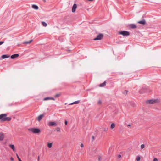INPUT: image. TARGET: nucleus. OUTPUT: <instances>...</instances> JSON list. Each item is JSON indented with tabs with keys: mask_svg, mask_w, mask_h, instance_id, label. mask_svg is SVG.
<instances>
[{
	"mask_svg": "<svg viewBox=\"0 0 161 161\" xmlns=\"http://www.w3.org/2000/svg\"><path fill=\"white\" fill-rule=\"evenodd\" d=\"M7 114H2L0 115V120L1 121H9L11 120V118L10 117H6Z\"/></svg>",
	"mask_w": 161,
	"mask_h": 161,
	"instance_id": "1",
	"label": "nucleus"
},
{
	"mask_svg": "<svg viewBox=\"0 0 161 161\" xmlns=\"http://www.w3.org/2000/svg\"><path fill=\"white\" fill-rule=\"evenodd\" d=\"M28 130L30 132H32L33 133L38 134L40 132V130L38 128H29Z\"/></svg>",
	"mask_w": 161,
	"mask_h": 161,
	"instance_id": "2",
	"label": "nucleus"
},
{
	"mask_svg": "<svg viewBox=\"0 0 161 161\" xmlns=\"http://www.w3.org/2000/svg\"><path fill=\"white\" fill-rule=\"evenodd\" d=\"M119 34L121 35L127 37L130 35V32L128 31H120L119 33Z\"/></svg>",
	"mask_w": 161,
	"mask_h": 161,
	"instance_id": "3",
	"label": "nucleus"
},
{
	"mask_svg": "<svg viewBox=\"0 0 161 161\" xmlns=\"http://www.w3.org/2000/svg\"><path fill=\"white\" fill-rule=\"evenodd\" d=\"M103 36V34L100 33L96 37L94 38L93 40L94 41L100 40H101Z\"/></svg>",
	"mask_w": 161,
	"mask_h": 161,
	"instance_id": "4",
	"label": "nucleus"
},
{
	"mask_svg": "<svg viewBox=\"0 0 161 161\" xmlns=\"http://www.w3.org/2000/svg\"><path fill=\"white\" fill-rule=\"evenodd\" d=\"M157 102V100L155 99H151L146 101V103L150 104H154Z\"/></svg>",
	"mask_w": 161,
	"mask_h": 161,
	"instance_id": "5",
	"label": "nucleus"
},
{
	"mask_svg": "<svg viewBox=\"0 0 161 161\" xmlns=\"http://www.w3.org/2000/svg\"><path fill=\"white\" fill-rule=\"evenodd\" d=\"M76 8L77 5L75 3L74 4L72 7V11L73 12H75Z\"/></svg>",
	"mask_w": 161,
	"mask_h": 161,
	"instance_id": "6",
	"label": "nucleus"
},
{
	"mask_svg": "<svg viewBox=\"0 0 161 161\" xmlns=\"http://www.w3.org/2000/svg\"><path fill=\"white\" fill-rule=\"evenodd\" d=\"M19 56V54H14L11 56V58L12 59H14L18 57Z\"/></svg>",
	"mask_w": 161,
	"mask_h": 161,
	"instance_id": "7",
	"label": "nucleus"
},
{
	"mask_svg": "<svg viewBox=\"0 0 161 161\" xmlns=\"http://www.w3.org/2000/svg\"><path fill=\"white\" fill-rule=\"evenodd\" d=\"M49 100H55V99L53 97H46L43 99V100L44 101H46Z\"/></svg>",
	"mask_w": 161,
	"mask_h": 161,
	"instance_id": "8",
	"label": "nucleus"
},
{
	"mask_svg": "<svg viewBox=\"0 0 161 161\" xmlns=\"http://www.w3.org/2000/svg\"><path fill=\"white\" fill-rule=\"evenodd\" d=\"M48 125L49 126H56L57 125V124L55 122H50L48 123Z\"/></svg>",
	"mask_w": 161,
	"mask_h": 161,
	"instance_id": "9",
	"label": "nucleus"
},
{
	"mask_svg": "<svg viewBox=\"0 0 161 161\" xmlns=\"http://www.w3.org/2000/svg\"><path fill=\"white\" fill-rule=\"evenodd\" d=\"M138 23L143 25H145L146 24V21L145 20H142L139 21H138Z\"/></svg>",
	"mask_w": 161,
	"mask_h": 161,
	"instance_id": "10",
	"label": "nucleus"
},
{
	"mask_svg": "<svg viewBox=\"0 0 161 161\" xmlns=\"http://www.w3.org/2000/svg\"><path fill=\"white\" fill-rule=\"evenodd\" d=\"M129 27L132 29H135L136 28L137 26L134 24H130L129 25Z\"/></svg>",
	"mask_w": 161,
	"mask_h": 161,
	"instance_id": "11",
	"label": "nucleus"
},
{
	"mask_svg": "<svg viewBox=\"0 0 161 161\" xmlns=\"http://www.w3.org/2000/svg\"><path fill=\"white\" fill-rule=\"evenodd\" d=\"M44 116V115L43 114L40 115L37 118V120L40 121L42 119V117Z\"/></svg>",
	"mask_w": 161,
	"mask_h": 161,
	"instance_id": "12",
	"label": "nucleus"
},
{
	"mask_svg": "<svg viewBox=\"0 0 161 161\" xmlns=\"http://www.w3.org/2000/svg\"><path fill=\"white\" fill-rule=\"evenodd\" d=\"M4 138V136L3 133H0V141L3 140Z\"/></svg>",
	"mask_w": 161,
	"mask_h": 161,
	"instance_id": "13",
	"label": "nucleus"
},
{
	"mask_svg": "<svg viewBox=\"0 0 161 161\" xmlns=\"http://www.w3.org/2000/svg\"><path fill=\"white\" fill-rule=\"evenodd\" d=\"M9 146L14 152H15V147L14 145L9 144Z\"/></svg>",
	"mask_w": 161,
	"mask_h": 161,
	"instance_id": "14",
	"label": "nucleus"
},
{
	"mask_svg": "<svg viewBox=\"0 0 161 161\" xmlns=\"http://www.w3.org/2000/svg\"><path fill=\"white\" fill-rule=\"evenodd\" d=\"M106 82L104 81L103 83H101L99 85V86L100 87H103L105 86L106 85Z\"/></svg>",
	"mask_w": 161,
	"mask_h": 161,
	"instance_id": "15",
	"label": "nucleus"
},
{
	"mask_svg": "<svg viewBox=\"0 0 161 161\" xmlns=\"http://www.w3.org/2000/svg\"><path fill=\"white\" fill-rule=\"evenodd\" d=\"M32 41H33L32 40H31L28 41H25V42H23V44H25L26 45H27L28 44H29L31 43Z\"/></svg>",
	"mask_w": 161,
	"mask_h": 161,
	"instance_id": "16",
	"label": "nucleus"
},
{
	"mask_svg": "<svg viewBox=\"0 0 161 161\" xmlns=\"http://www.w3.org/2000/svg\"><path fill=\"white\" fill-rule=\"evenodd\" d=\"M32 8L35 10H37L38 9V7L36 5L33 4L32 5Z\"/></svg>",
	"mask_w": 161,
	"mask_h": 161,
	"instance_id": "17",
	"label": "nucleus"
},
{
	"mask_svg": "<svg viewBox=\"0 0 161 161\" xmlns=\"http://www.w3.org/2000/svg\"><path fill=\"white\" fill-rule=\"evenodd\" d=\"M9 57V56H8L6 55H4L2 56V58L3 59H5L8 58Z\"/></svg>",
	"mask_w": 161,
	"mask_h": 161,
	"instance_id": "18",
	"label": "nucleus"
},
{
	"mask_svg": "<svg viewBox=\"0 0 161 161\" xmlns=\"http://www.w3.org/2000/svg\"><path fill=\"white\" fill-rule=\"evenodd\" d=\"M115 127V125L114 123H112L111 125V126H110V128L111 129H114Z\"/></svg>",
	"mask_w": 161,
	"mask_h": 161,
	"instance_id": "19",
	"label": "nucleus"
},
{
	"mask_svg": "<svg viewBox=\"0 0 161 161\" xmlns=\"http://www.w3.org/2000/svg\"><path fill=\"white\" fill-rule=\"evenodd\" d=\"M52 143H47V146L49 148H50L52 147Z\"/></svg>",
	"mask_w": 161,
	"mask_h": 161,
	"instance_id": "20",
	"label": "nucleus"
},
{
	"mask_svg": "<svg viewBox=\"0 0 161 161\" xmlns=\"http://www.w3.org/2000/svg\"><path fill=\"white\" fill-rule=\"evenodd\" d=\"M42 25H43L44 26H45V27H46L47 26V24L44 21H42Z\"/></svg>",
	"mask_w": 161,
	"mask_h": 161,
	"instance_id": "21",
	"label": "nucleus"
},
{
	"mask_svg": "<svg viewBox=\"0 0 161 161\" xmlns=\"http://www.w3.org/2000/svg\"><path fill=\"white\" fill-rule=\"evenodd\" d=\"M128 92V91L125 90L123 92V93L125 95H126L127 94Z\"/></svg>",
	"mask_w": 161,
	"mask_h": 161,
	"instance_id": "22",
	"label": "nucleus"
},
{
	"mask_svg": "<svg viewBox=\"0 0 161 161\" xmlns=\"http://www.w3.org/2000/svg\"><path fill=\"white\" fill-rule=\"evenodd\" d=\"M79 102L80 100H78L73 102V103L74 104H78L79 103Z\"/></svg>",
	"mask_w": 161,
	"mask_h": 161,
	"instance_id": "23",
	"label": "nucleus"
},
{
	"mask_svg": "<svg viewBox=\"0 0 161 161\" xmlns=\"http://www.w3.org/2000/svg\"><path fill=\"white\" fill-rule=\"evenodd\" d=\"M140 157L139 156H137L136 158V160L137 161H140Z\"/></svg>",
	"mask_w": 161,
	"mask_h": 161,
	"instance_id": "24",
	"label": "nucleus"
},
{
	"mask_svg": "<svg viewBox=\"0 0 161 161\" xmlns=\"http://www.w3.org/2000/svg\"><path fill=\"white\" fill-rule=\"evenodd\" d=\"M60 95V94H57L55 96V97L56 98L58 97Z\"/></svg>",
	"mask_w": 161,
	"mask_h": 161,
	"instance_id": "25",
	"label": "nucleus"
},
{
	"mask_svg": "<svg viewBox=\"0 0 161 161\" xmlns=\"http://www.w3.org/2000/svg\"><path fill=\"white\" fill-rule=\"evenodd\" d=\"M144 147H145V146L144 144H142L141 146V148L142 149L143 148H144Z\"/></svg>",
	"mask_w": 161,
	"mask_h": 161,
	"instance_id": "26",
	"label": "nucleus"
},
{
	"mask_svg": "<svg viewBox=\"0 0 161 161\" xmlns=\"http://www.w3.org/2000/svg\"><path fill=\"white\" fill-rule=\"evenodd\" d=\"M57 131H60V128L59 127H57L56 129Z\"/></svg>",
	"mask_w": 161,
	"mask_h": 161,
	"instance_id": "27",
	"label": "nucleus"
},
{
	"mask_svg": "<svg viewBox=\"0 0 161 161\" xmlns=\"http://www.w3.org/2000/svg\"><path fill=\"white\" fill-rule=\"evenodd\" d=\"M94 140V136H92V141H93Z\"/></svg>",
	"mask_w": 161,
	"mask_h": 161,
	"instance_id": "28",
	"label": "nucleus"
},
{
	"mask_svg": "<svg viewBox=\"0 0 161 161\" xmlns=\"http://www.w3.org/2000/svg\"><path fill=\"white\" fill-rule=\"evenodd\" d=\"M101 156H99L98 157V160L99 161H100L101 160Z\"/></svg>",
	"mask_w": 161,
	"mask_h": 161,
	"instance_id": "29",
	"label": "nucleus"
},
{
	"mask_svg": "<svg viewBox=\"0 0 161 161\" xmlns=\"http://www.w3.org/2000/svg\"><path fill=\"white\" fill-rule=\"evenodd\" d=\"M102 103L101 101L100 100H99L98 102V104H100Z\"/></svg>",
	"mask_w": 161,
	"mask_h": 161,
	"instance_id": "30",
	"label": "nucleus"
},
{
	"mask_svg": "<svg viewBox=\"0 0 161 161\" xmlns=\"http://www.w3.org/2000/svg\"><path fill=\"white\" fill-rule=\"evenodd\" d=\"M4 41H0V45L4 43Z\"/></svg>",
	"mask_w": 161,
	"mask_h": 161,
	"instance_id": "31",
	"label": "nucleus"
},
{
	"mask_svg": "<svg viewBox=\"0 0 161 161\" xmlns=\"http://www.w3.org/2000/svg\"><path fill=\"white\" fill-rule=\"evenodd\" d=\"M118 157L119 158H121V156L120 154H119L118 156Z\"/></svg>",
	"mask_w": 161,
	"mask_h": 161,
	"instance_id": "32",
	"label": "nucleus"
},
{
	"mask_svg": "<svg viewBox=\"0 0 161 161\" xmlns=\"http://www.w3.org/2000/svg\"><path fill=\"white\" fill-rule=\"evenodd\" d=\"M10 159L11 161H13L14 160V158L12 157L10 158Z\"/></svg>",
	"mask_w": 161,
	"mask_h": 161,
	"instance_id": "33",
	"label": "nucleus"
},
{
	"mask_svg": "<svg viewBox=\"0 0 161 161\" xmlns=\"http://www.w3.org/2000/svg\"><path fill=\"white\" fill-rule=\"evenodd\" d=\"M65 123L66 125H67L68 124V121L67 120H65Z\"/></svg>",
	"mask_w": 161,
	"mask_h": 161,
	"instance_id": "34",
	"label": "nucleus"
},
{
	"mask_svg": "<svg viewBox=\"0 0 161 161\" xmlns=\"http://www.w3.org/2000/svg\"><path fill=\"white\" fill-rule=\"evenodd\" d=\"M153 161H158V159L156 158H155L153 159Z\"/></svg>",
	"mask_w": 161,
	"mask_h": 161,
	"instance_id": "35",
	"label": "nucleus"
},
{
	"mask_svg": "<svg viewBox=\"0 0 161 161\" xmlns=\"http://www.w3.org/2000/svg\"><path fill=\"white\" fill-rule=\"evenodd\" d=\"M84 146V145L82 143H81V144H80V147H83Z\"/></svg>",
	"mask_w": 161,
	"mask_h": 161,
	"instance_id": "36",
	"label": "nucleus"
},
{
	"mask_svg": "<svg viewBox=\"0 0 161 161\" xmlns=\"http://www.w3.org/2000/svg\"><path fill=\"white\" fill-rule=\"evenodd\" d=\"M16 156L18 159L19 158L17 154H16Z\"/></svg>",
	"mask_w": 161,
	"mask_h": 161,
	"instance_id": "37",
	"label": "nucleus"
},
{
	"mask_svg": "<svg viewBox=\"0 0 161 161\" xmlns=\"http://www.w3.org/2000/svg\"><path fill=\"white\" fill-rule=\"evenodd\" d=\"M18 160L19 161H22L21 160V159H20V158H19L18 159Z\"/></svg>",
	"mask_w": 161,
	"mask_h": 161,
	"instance_id": "38",
	"label": "nucleus"
},
{
	"mask_svg": "<svg viewBox=\"0 0 161 161\" xmlns=\"http://www.w3.org/2000/svg\"><path fill=\"white\" fill-rule=\"evenodd\" d=\"M39 159H40V157H39V156H38V161H39Z\"/></svg>",
	"mask_w": 161,
	"mask_h": 161,
	"instance_id": "39",
	"label": "nucleus"
},
{
	"mask_svg": "<svg viewBox=\"0 0 161 161\" xmlns=\"http://www.w3.org/2000/svg\"><path fill=\"white\" fill-rule=\"evenodd\" d=\"M88 1H90V2H92V1L93 0H87Z\"/></svg>",
	"mask_w": 161,
	"mask_h": 161,
	"instance_id": "40",
	"label": "nucleus"
},
{
	"mask_svg": "<svg viewBox=\"0 0 161 161\" xmlns=\"http://www.w3.org/2000/svg\"><path fill=\"white\" fill-rule=\"evenodd\" d=\"M74 104V103H73H73H70V104H69V105H72V104Z\"/></svg>",
	"mask_w": 161,
	"mask_h": 161,
	"instance_id": "41",
	"label": "nucleus"
},
{
	"mask_svg": "<svg viewBox=\"0 0 161 161\" xmlns=\"http://www.w3.org/2000/svg\"><path fill=\"white\" fill-rule=\"evenodd\" d=\"M43 0L44 2H46V0Z\"/></svg>",
	"mask_w": 161,
	"mask_h": 161,
	"instance_id": "42",
	"label": "nucleus"
},
{
	"mask_svg": "<svg viewBox=\"0 0 161 161\" xmlns=\"http://www.w3.org/2000/svg\"><path fill=\"white\" fill-rule=\"evenodd\" d=\"M130 126V125H129V126Z\"/></svg>",
	"mask_w": 161,
	"mask_h": 161,
	"instance_id": "43",
	"label": "nucleus"
}]
</instances>
